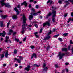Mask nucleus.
<instances>
[{"mask_svg": "<svg viewBox=\"0 0 73 73\" xmlns=\"http://www.w3.org/2000/svg\"><path fill=\"white\" fill-rule=\"evenodd\" d=\"M23 25H22V31L21 33L23 34H24V33L25 32V29H27V28H26V27L28 25L27 24H25L24 23H26V21H27V19L25 18V15L23 14Z\"/></svg>", "mask_w": 73, "mask_h": 73, "instance_id": "f257e3e1", "label": "nucleus"}, {"mask_svg": "<svg viewBox=\"0 0 73 73\" xmlns=\"http://www.w3.org/2000/svg\"><path fill=\"white\" fill-rule=\"evenodd\" d=\"M5 0H1V1H0V3L2 5V6H4L5 5L6 7H8V8H11V5L9 4V3H4Z\"/></svg>", "mask_w": 73, "mask_h": 73, "instance_id": "f03ea898", "label": "nucleus"}, {"mask_svg": "<svg viewBox=\"0 0 73 73\" xmlns=\"http://www.w3.org/2000/svg\"><path fill=\"white\" fill-rule=\"evenodd\" d=\"M52 14L53 15L52 16V21L53 23H55L56 22V19H55V17L56 16V11H52Z\"/></svg>", "mask_w": 73, "mask_h": 73, "instance_id": "7ed1b4c3", "label": "nucleus"}, {"mask_svg": "<svg viewBox=\"0 0 73 73\" xmlns=\"http://www.w3.org/2000/svg\"><path fill=\"white\" fill-rule=\"evenodd\" d=\"M50 20H48V22H47L46 23H43V27H44L46 25H48V27L50 26Z\"/></svg>", "mask_w": 73, "mask_h": 73, "instance_id": "20e7f679", "label": "nucleus"}, {"mask_svg": "<svg viewBox=\"0 0 73 73\" xmlns=\"http://www.w3.org/2000/svg\"><path fill=\"white\" fill-rule=\"evenodd\" d=\"M65 54L62 53L61 54V52H59V55L58 56H59V59L61 60V59H62V57H64V56H65Z\"/></svg>", "mask_w": 73, "mask_h": 73, "instance_id": "39448f33", "label": "nucleus"}, {"mask_svg": "<svg viewBox=\"0 0 73 73\" xmlns=\"http://www.w3.org/2000/svg\"><path fill=\"white\" fill-rule=\"evenodd\" d=\"M14 11L16 12V15H19L20 14V11H19V10L17 7H15L14 8Z\"/></svg>", "mask_w": 73, "mask_h": 73, "instance_id": "423d86ee", "label": "nucleus"}, {"mask_svg": "<svg viewBox=\"0 0 73 73\" xmlns=\"http://www.w3.org/2000/svg\"><path fill=\"white\" fill-rule=\"evenodd\" d=\"M6 34V33H5V31H3V33H0V36H2V37H4L5 36Z\"/></svg>", "mask_w": 73, "mask_h": 73, "instance_id": "0eeeda50", "label": "nucleus"}, {"mask_svg": "<svg viewBox=\"0 0 73 73\" xmlns=\"http://www.w3.org/2000/svg\"><path fill=\"white\" fill-rule=\"evenodd\" d=\"M30 68H31V66H30V65L29 64L27 66V67L25 68V70H27V72H28L29 70L30 69Z\"/></svg>", "mask_w": 73, "mask_h": 73, "instance_id": "6e6552de", "label": "nucleus"}, {"mask_svg": "<svg viewBox=\"0 0 73 73\" xmlns=\"http://www.w3.org/2000/svg\"><path fill=\"white\" fill-rule=\"evenodd\" d=\"M52 14V13L50 12H49L48 14V15L46 16H46H44V17L45 19H48V18H49V16H50Z\"/></svg>", "mask_w": 73, "mask_h": 73, "instance_id": "1a4fd4ad", "label": "nucleus"}, {"mask_svg": "<svg viewBox=\"0 0 73 73\" xmlns=\"http://www.w3.org/2000/svg\"><path fill=\"white\" fill-rule=\"evenodd\" d=\"M12 17L13 19V20H16V19H17V16L16 15H13Z\"/></svg>", "mask_w": 73, "mask_h": 73, "instance_id": "9d476101", "label": "nucleus"}, {"mask_svg": "<svg viewBox=\"0 0 73 73\" xmlns=\"http://www.w3.org/2000/svg\"><path fill=\"white\" fill-rule=\"evenodd\" d=\"M9 39V37L8 36H6V40H5V42H7V43H8V41H9L11 43V41L8 40Z\"/></svg>", "mask_w": 73, "mask_h": 73, "instance_id": "9b49d317", "label": "nucleus"}, {"mask_svg": "<svg viewBox=\"0 0 73 73\" xmlns=\"http://www.w3.org/2000/svg\"><path fill=\"white\" fill-rule=\"evenodd\" d=\"M52 14H53V11H56V13H57V11H55L54 10H56L57 9V8L56 7H55V6H52Z\"/></svg>", "mask_w": 73, "mask_h": 73, "instance_id": "f8f14e48", "label": "nucleus"}, {"mask_svg": "<svg viewBox=\"0 0 73 73\" xmlns=\"http://www.w3.org/2000/svg\"><path fill=\"white\" fill-rule=\"evenodd\" d=\"M34 57L35 58H36L37 56H36V54L35 53H33L31 55V59L33 58V57Z\"/></svg>", "mask_w": 73, "mask_h": 73, "instance_id": "ddd939ff", "label": "nucleus"}, {"mask_svg": "<svg viewBox=\"0 0 73 73\" xmlns=\"http://www.w3.org/2000/svg\"><path fill=\"white\" fill-rule=\"evenodd\" d=\"M24 5L25 7L27 6V3L26 2V1H25L23 2V3L21 4V5Z\"/></svg>", "mask_w": 73, "mask_h": 73, "instance_id": "4468645a", "label": "nucleus"}, {"mask_svg": "<svg viewBox=\"0 0 73 73\" xmlns=\"http://www.w3.org/2000/svg\"><path fill=\"white\" fill-rule=\"evenodd\" d=\"M67 51L68 49L67 48H62V51L63 52H64H64H67Z\"/></svg>", "mask_w": 73, "mask_h": 73, "instance_id": "2eb2a0df", "label": "nucleus"}, {"mask_svg": "<svg viewBox=\"0 0 73 73\" xmlns=\"http://www.w3.org/2000/svg\"><path fill=\"white\" fill-rule=\"evenodd\" d=\"M50 36H49L48 35H47L46 36V38L44 39V40H48V39H49V38H50Z\"/></svg>", "mask_w": 73, "mask_h": 73, "instance_id": "dca6fc26", "label": "nucleus"}, {"mask_svg": "<svg viewBox=\"0 0 73 73\" xmlns=\"http://www.w3.org/2000/svg\"><path fill=\"white\" fill-rule=\"evenodd\" d=\"M31 16H37L38 15V14H37V13H33L31 12Z\"/></svg>", "mask_w": 73, "mask_h": 73, "instance_id": "f3484780", "label": "nucleus"}, {"mask_svg": "<svg viewBox=\"0 0 73 73\" xmlns=\"http://www.w3.org/2000/svg\"><path fill=\"white\" fill-rule=\"evenodd\" d=\"M4 22L2 21H0V27H3V26H4V25H3V23Z\"/></svg>", "mask_w": 73, "mask_h": 73, "instance_id": "a211bd4d", "label": "nucleus"}, {"mask_svg": "<svg viewBox=\"0 0 73 73\" xmlns=\"http://www.w3.org/2000/svg\"><path fill=\"white\" fill-rule=\"evenodd\" d=\"M33 17V15H30L29 17V20H32Z\"/></svg>", "mask_w": 73, "mask_h": 73, "instance_id": "6ab92c4d", "label": "nucleus"}, {"mask_svg": "<svg viewBox=\"0 0 73 73\" xmlns=\"http://www.w3.org/2000/svg\"><path fill=\"white\" fill-rule=\"evenodd\" d=\"M34 33V35H35V36H36V38H38V37H39L38 36V35H37V33H38L37 32H35Z\"/></svg>", "mask_w": 73, "mask_h": 73, "instance_id": "aec40b11", "label": "nucleus"}, {"mask_svg": "<svg viewBox=\"0 0 73 73\" xmlns=\"http://www.w3.org/2000/svg\"><path fill=\"white\" fill-rule=\"evenodd\" d=\"M50 3V5L53 3V1H51V0H48L47 2V4H48V3Z\"/></svg>", "mask_w": 73, "mask_h": 73, "instance_id": "412c9836", "label": "nucleus"}, {"mask_svg": "<svg viewBox=\"0 0 73 73\" xmlns=\"http://www.w3.org/2000/svg\"><path fill=\"white\" fill-rule=\"evenodd\" d=\"M63 35L64 37H66L68 35V33H66L63 34Z\"/></svg>", "mask_w": 73, "mask_h": 73, "instance_id": "4be33fe9", "label": "nucleus"}, {"mask_svg": "<svg viewBox=\"0 0 73 73\" xmlns=\"http://www.w3.org/2000/svg\"><path fill=\"white\" fill-rule=\"evenodd\" d=\"M8 52H7L5 53V56L6 58H8Z\"/></svg>", "mask_w": 73, "mask_h": 73, "instance_id": "5701e85b", "label": "nucleus"}, {"mask_svg": "<svg viewBox=\"0 0 73 73\" xmlns=\"http://www.w3.org/2000/svg\"><path fill=\"white\" fill-rule=\"evenodd\" d=\"M17 62L19 63H21V60H20L19 59H18L17 60Z\"/></svg>", "mask_w": 73, "mask_h": 73, "instance_id": "b1692460", "label": "nucleus"}, {"mask_svg": "<svg viewBox=\"0 0 73 73\" xmlns=\"http://www.w3.org/2000/svg\"><path fill=\"white\" fill-rule=\"evenodd\" d=\"M47 70H48V67H45L44 69H43L44 71H45L46 72V71H47Z\"/></svg>", "mask_w": 73, "mask_h": 73, "instance_id": "393cba45", "label": "nucleus"}, {"mask_svg": "<svg viewBox=\"0 0 73 73\" xmlns=\"http://www.w3.org/2000/svg\"><path fill=\"white\" fill-rule=\"evenodd\" d=\"M51 34H52V31L50 30L49 32H48L47 35H51Z\"/></svg>", "mask_w": 73, "mask_h": 73, "instance_id": "a878e982", "label": "nucleus"}, {"mask_svg": "<svg viewBox=\"0 0 73 73\" xmlns=\"http://www.w3.org/2000/svg\"><path fill=\"white\" fill-rule=\"evenodd\" d=\"M18 57H19V58L20 59V60H22L23 59V58L22 56H18Z\"/></svg>", "mask_w": 73, "mask_h": 73, "instance_id": "bb28decb", "label": "nucleus"}, {"mask_svg": "<svg viewBox=\"0 0 73 73\" xmlns=\"http://www.w3.org/2000/svg\"><path fill=\"white\" fill-rule=\"evenodd\" d=\"M65 3V4H67V5H68V4H69V1H66L64 2Z\"/></svg>", "mask_w": 73, "mask_h": 73, "instance_id": "cd10ccee", "label": "nucleus"}, {"mask_svg": "<svg viewBox=\"0 0 73 73\" xmlns=\"http://www.w3.org/2000/svg\"><path fill=\"white\" fill-rule=\"evenodd\" d=\"M54 65L55 68H58V64H56Z\"/></svg>", "mask_w": 73, "mask_h": 73, "instance_id": "c85d7f7f", "label": "nucleus"}, {"mask_svg": "<svg viewBox=\"0 0 73 73\" xmlns=\"http://www.w3.org/2000/svg\"><path fill=\"white\" fill-rule=\"evenodd\" d=\"M9 24H10V21H9V22H8V23L7 24V28L8 27H9Z\"/></svg>", "mask_w": 73, "mask_h": 73, "instance_id": "c756f323", "label": "nucleus"}, {"mask_svg": "<svg viewBox=\"0 0 73 73\" xmlns=\"http://www.w3.org/2000/svg\"><path fill=\"white\" fill-rule=\"evenodd\" d=\"M31 10L32 11L31 12H32V13H33V12H36L34 9L32 8L31 9Z\"/></svg>", "mask_w": 73, "mask_h": 73, "instance_id": "7c9ffc66", "label": "nucleus"}, {"mask_svg": "<svg viewBox=\"0 0 73 73\" xmlns=\"http://www.w3.org/2000/svg\"><path fill=\"white\" fill-rule=\"evenodd\" d=\"M49 49H50V46L49 45H48L47 48H46V49L47 50H48Z\"/></svg>", "mask_w": 73, "mask_h": 73, "instance_id": "2f4dec72", "label": "nucleus"}, {"mask_svg": "<svg viewBox=\"0 0 73 73\" xmlns=\"http://www.w3.org/2000/svg\"><path fill=\"white\" fill-rule=\"evenodd\" d=\"M4 57V54H2L1 55V58H3Z\"/></svg>", "mask_w": 73, "mask_h": 73, "instance_id": "473e14b6", "label": "nucleus"}, {"mask_svg": "<svg viewBox=\"0 0 73 73\" xmlns=\"http://www.w3.org/2000/svg\"><path fill=\"white\" fill-rule=\"evenodd\" d=\"M62 0H59L58 1V3L59 4H61V3H62Z\"/></svg>", "mask_w": 73, "mask_h": 73, "instance_id": "72a5a7b5", "label": "nucleus"}, {"mask_svg": "<svg viewBox=\"0 0 73 73\" xmlns=\"http://www.w3.org/2000/svg\"><path fill=\"white\" fill-rule=\"evenodd\" d=\"M1 17H3V18H4V19H5V17H7V16H6V15H2L1 16Z\"/></svg>", "mask_w": 73, "mask_h": 73, "instance_id": "f704fd0d", "label": "nucleus"}, {"mask_svg": "<svg viewBox=\"0 0 73 73\" xmlns=\"http://www.w3.org/2000/svg\"><path fill=\"white\" fill-rule=\"evenodd\" d=\"M14 54H16L17 53V50H16V49L14 50Z\"/></svg>", "mask_w": 73, "mask_h": 73, "instance_id": "c9c22d12", "label": "nucleus"}, {"mask_svg": "<svg viewBox=\"0 0 73 73\" xmlns=\"http://www.w3.org/2000/svg\"><path fill=\"white\" fill-rule=\"evenodd\" d=\"M42 30H43L42 28H41V29L40 30V31L39 32V33H42Z\"/></svg>", "mask_w": 73, "mask_h": 73, "instance_id": "e433bc0d", "label": "nucleus"}, {"mask_svg": "<svg viewBox=\"0 0 73 73\" xmlns=\"http://www.w3.org/2000/svg\"><path fill=\"white\" fill-rule=\"evenodd\" d=\"M68 1L72 3V4H73V0H68Z\"/></svg>", "mask_w": 73, "mask_h": 73, "instance_id": "4c0bfd02", "label": "nucleus"}, {"mask_svg": "<svg viewBox=\"0 0 73 73\" xmlns=\"http://www.w3.org/2000/svg\"><path fill=\"white\" fill-rule=\"evenodd\" d=\"M34 66L36 67H39V66L38 65H37L36 64H34Z\"/></svg>", "mask_w": 73, "mask_h": 73, "instance_id": "58836bf2", "label": "nucleus"}, {"mask_svg": "<svg viewBox=\"0 0 73 73\" xmlns=\"http://www.w3.org/2000/svg\"><path fill=\"white\" fill-rule=\"evenodd\" d=\"M27 38V37L25 36V38L23 39V41H25V40H26V39Z\"/></svg>", "mask_w": 73, "mask_h": 73, "instance_id": "ea45409f", "label": "nucleus"}, {"mask_svg": "<svg viewBox=\"0 0 73 73\" xmlns=\"http://www.w3.org/2000/svg\"><path fill=\"white\" fill-rule=\"evenodd\" d=\"M17 8H20V4H19L18 5Z\"/></svg>", "mask_w": 73, "mask_h": 73, "instance_id": "a19ab883", "label": "nucleus"}, {"mask_svg": "<svg viewBox=\"0 0 73 73\" xmlns=\"http://www.w3.org/2000/svg\"><path fill=\"white\" fill-rule=\"evenodd\" d=\"M58 36H59V34H57V35H55L54 36V37H58Z\"/></svg>", "mask_w": 73, "mask_h": 73, "instance_id": "79ce46f5", "label": "nucleus"}, {"mask_svg": "<svg viewBox=\"0 0 73 73\" xmlns=\"http://www.w3.org/2000/svg\"><path fill=\"white\" fill-rule=\"evenodd\" d=\"M15 41H17V42H19V39H15Z\"/></svg>", "mask_w": 73, "mask_h": 73, "instance_id": "37998d69", "label": "nucleus"}, {"mask_svg": "<svg viewBox=\"0 0 73 73\" xmlns=\"http://www.w3.org/2000/svg\"><path fill=\"white\" fill-rule=\"evenodd\" d=\"M67 15H68V13H67L66 14H65L64 15V17H66L67 16Z\"/></svg>", "mask_w": 73, "mask_h": 73, "instance_id": "c03bdc74", "label": "nucleus"}, {"mask_svg": "<svg viewBox=\"0 0 73 73\" xmlns=\"http://www.w3.org/2000/svg\"><path fill=\"white\" fill-rule=\"evenodd\" d=\"M58 40H59V41H62V39L61 38H58Z\"/></svg>", "mask_w": 73, "mask_h": 73, "instance_id": "a18cd8bd", "label": "nucleus"}, {"mask_svg": "<svg viewBox=\"0 0 73 73\" xmlns=\"http://www.w3.org/2000/svg\"><path fill=\"white\" fill-rule=\"evenodd\" d=\"M35 26L36 27V28H37L38 27V26H37V24H35Z\"/></svg>", "mask_w": 73, "mask_h": 73, "instance_id": "49530a36", "label": "nucleus"}, {"mask_svg": "<svg viewBox=\"0 0 73 73\" xmlns=\"http://www.w3.org/2000/svg\"><path fill=\"white\" fill-rule=\"evenodd\" d=\"M71 16H72V17H73V12H72L71 13Z\"/></svg>", "mask_w": 73, "mask_h": 73, "instance_id": "de8ad7c7", "label": "nucleus"}, {"mask_svg": "<svg viewBox=\"0 0 73 73\" xmlns=\"http://www.w3.org/2000/svg\"><path fill=\"white\" fill-rule=\"evenodd\" d=\"M39 6L38 5H36V6H35V8H38Z\"/></svg>", "mask_w": 73, "mask_h": 73, "instance_id": "09e8293b", "label": "nucleus"}, {"mask_svg": "<svg viewBox=\"0 0 73 73\" xmlns=\"http://www.w3.org/2000/svg\"><path fill=\"white\" fill-rule=\"evenodd\" d=\"M16 34V32H14L13 33V36H15V35Z\"/></svg>", "mask_w": 73, "mask_h": 73, "instance_id": "8fccbe9b", "label": "nucleus"}, {"mask_svg": "<svg viewBox=\"0 0 73 73\" xmlns=\"http://www.w3.org/2000/svg\"><path fill=\"white\" fill-rule=\"evenodd\" d=\"M72 40H70V44H73V42H72Z\"/></svg>", "mask_w": 73, "mask_h": 73, "instance_id": "3c124183", "label": "nucleus"}, {"mask_svg": "<svg viewBox=\"0 0 73 73\" xmlns=\"http://www.w3.org/2000/svg\"><path fill=\"white\" fill-rule=\"evenodd\" d=\"M9 32H10V33H12V32H13V30H12L11 29H10V30Z\"/></svg>", "mask_w": 73, "mask_h": 73, "instance_id": "603ef678", "label": "nucleus"}, {"mask_svg": "<svg viewBox=\"0 0 73 73\" xmlns=\"http://www.w3.org/2000/svg\"><path fill=\"white\" fill-rule=\"evenodd\" d=\"M32 25H29L28 26L29 27H32Z\"/></svg>", "mask_w": 73, "mask_h": 73, "instance_id": "864d4df0", "label": "nucleus"}, {"mask_svg": "<svg viewBox=\"0 0 73 73\" xmlns=\"http://www.w3.org/2000/svg\"><path fill=\"white\" fill-rule=\"evenodd\" d=\"M15 67H17V66H18V64H15Z\"/></svg>", "mask_w": 73, "mask_h": 73, "instance_id": "5fc2aeb1", "label": "nucleus"}, {"mask_svg": "<svg viewBox=\"0 0 73 73\" xmlns=\"http://www.w3.org/2000/svg\"><path fill=\"white\" fill-rule=\"evenodd\" d=\"M33 0H30L29 2L30 3H31V2H33Z\"/></svg>", "mask_w": 73, "mask_h": 73, "instance_id": "6e6d98bb", "label": "nucleus"}, {"mask_svg": "<svg viewBox=\"0 0 73 73\" xmlns=\"http://www.w3.org/2000/svg\"><path fill=\"white\" fill-rule=\"evenodd\" d=\"M29 8H31L32 7V5H29Z\"/></svg>", "mask_w": 73, "mask_h": 73, "instance_id": "4d7b16f0", "label": "nucleus"}, {"mask_svg": "<svg viewBox=\"0 0 73 73\" xmlns=\"http://www.w3.org/2000/svg\"><path fill=\"white\" fill-rule=\"evenodd\" d=\"M46 66V64H45V63H44L43 64V67H45Z\"/></svg>", "mask_w": 73, "mask_h": 73, "instance_id": "13d9d810", "label": "nucleus"}, {"mask_svg": "<svg viewBox=\"0 0 73 73\" xmlns=\"http://www.w3.org/2000/svg\"><path fill=\"white\" fill-rule=\"evenodd\" d=\"M8 35H11V33L10 32H9L8 33Z\"/></svg>", "mask_w": 73, "mask_h": 73, "instance_id": "bf43d9fd", "label": "nucleus"}, {"mask_svg": "<svg viewBox=\"0 0 73 73\" xmlns=\"http://www.w3.org/2000/svg\"><path fill=\"white\" fill-rule=\"evenodd\" d=\"M69 25H69V24H68L66 26L67 27H69Z\"/></svg>", "mask_w": 73, "mask_h": 73, "instance_id": "052dcab7", "label": "nucleus"}, {"mask_svg": "<svg viewBox=\"0 0 73 73\" xmlns=\"http://www.w3.org/2000/svg\"><path fill=\"white\" fill-rule=\"evenodd\" d=\"M37 3V1H34V4H36V3Z\"/></svg>", "mask_w": 73, "mask_h": 73, "instance_id": "680f3d73", "label": "nucleus"}, {"mask_svg": "<svg viewBox=\"0 0 73 73\" xmlns=\"http://www.w3.org/2000/svg\"><path fill=\"white\" fill-rule=\"evenodd\" d=\"M70 20H71V18H70L68 19V21H70Z\"/></svg>", "mask_w": 73, "mask_h": 73, "instance_id": "e2e57ef3", "label": "nucleus"}, {"mask_svg": "<svg viewBox=\"0 0 73 73\" xmlns=\"http://www.w3.org/2000/svg\"><path fill=\"white\" fill-rule=\"evenodd\" d=\"M31 48L32 49H33V48H34V46H32L31 47Z\"/></svg>", "mask_w": 73, "mask_h": 73, "instance_id": "0e129e2a", "label": "nucleus"}, {"mask_svg": "<svg viewBox=\"0 0 73 73\" xmlns=\"http://www.w3.org/2000/svg\"><path fill=\"white\" fill-rule=\"evenodd\" d=\"M3 66H4V67H5V66H6V64H3Z\"/></svg>", "mask_w": 73, "mask_h": 73, "instance_id": "69168bd1", "label": "nucleus"}, {"mask_svg": "<svg viewBox=\"0 0 73 73\" xmlns=\"http://www.w3.org/2000/svg\"><path fill=\"white\" fill-rule=\"evenodd\" d=\"M68 64H69V63H66L65 64L66 65H68Z\"/></svg>", "mask_w": 73, "mask_h": 73, "instance_id": "338daca9", "label": "nucleus"}, {"mask_svg": "<svg viewBox=\"0 0 73 73\" xmlns=\"http://www.w3.org/2000/svg\"><path fill=\"white\" fill-rule=\"evenodd\" d=\"M66 71L67 72H68V70L67 69H66Z\"/></svg>", "mask_w": 73, "mask_h": 73, "instance_id": "774afa93", "label": "nucleus"}]
</instances>
